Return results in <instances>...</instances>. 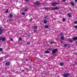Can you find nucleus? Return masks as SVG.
<instances>
[{"label": "nucleus", "mask_w": 77, "mask_h": 77, "mask_svg": "<svg viewBox=\"0 0 77 77\" xmlns=\"http://www.w3.org/2000/svg\"><path fill=\"white\" fill-rule=\"evenodd\" d=\"M2 40V41H6V38L5 37H0V41H1Z\"/></svg>", "instance_id": "nucleus-1"}, {"label": "nucleus", "mask_w": 77, "mask_h": 77, "mask_svg": "<svg viewBox=\"0 0 77 77\" xmlns=\"http://www.w3.org/2000/svg\"><path fill=\"white\" fill-rule=\"evenodd\" d=\"M34 5H35V6H38V5H40L41 3L37 1L34 3Z\"/></svg>", "instance_id": "nucleus-2"}, {"label": "nucleus", "mask_w": 77, "mask_h": 77, "mask_svg": "<svg viewBox=\"0 0 77 77\" xmlns=\"http://www.w3.org/2000/svg\"><path fill=\"white\" fill-rule=\"evenodd\" d=\"M69 75V74L68 73L64 74L63 75V76L64 77H68Z\"/></svg>", "instance_id": "nucleus-3"}, {"label": "nucleus", "mask_w": 77, "mask_h": 77, "mask_svg": "<svg viewBox=\"0 0 77 77\" xmlns=\"http://www.w3.org/2000/svg\"><path fill=\"white\" fill-rule=\"evenodd\" d=\"M57 49H53L52 51V53H56V52H57Z\"/></svg>", "instance_id": "nucleus-4"}, {"label": "nucleus", "mask_w": 77, "mask_h": 77, "mask_svg": "<svg viewBox=\"0 0 77 77\" xmlns=\"http://www.w3.org/2000/svg\"><path fill=\"white\" fill-rule=\"evenodd\" d=\"M59 9V7H56V8H52V10H58Z\"/></svg>", "instance_id": "nucleus-5"}, {"label": "nucleus", "mask_w": 77, "mask_h": 77, "mask_svg": "<svg viewBox=\"0 0 77 77\" xmlns=\"http://www.w3.org/2000/svg\"><path fill=\"white\" fill-rule=\"evenodd\" d=\"M56 5H57V4L56 2H55L53 3L52 4V5L53 6H56Z\"/></svg>", "instance_id": "nucleus-6"}, {"label": "nucleus", "mask_w": 77, "mask_h": 77, "mask_svg": "<svg viewBox=\"0 0 77 77\" xmlns=\"http://www.w3.org/2000/svg\"><path fill=\"white\" fill-rule=\"evenodd\" d=\"M5 65L7 66H9V65H10V62H6Z\"/></svg>", "instance_id": "nucleus-7"}, {"label": "nucleus", "mask_w": 77, "mask_h": 77, "mask_svg": "<svg viewBox=\"0 0 77 77\" xmlns=\"http://www.w3.org/2000/svg\"><path fill=\"white\" fill-rule=\"evenodd\" d=\"M2 32H3V29H2V28L0 26V35L2 34Z\"/></svg>", "instance_id": "nucleus-8"}, {"label": "nucleus", "mask_w": 77, "mask_h": 77, "mask_svg": "<svg viewBox=\"0 0 77 77\" xmlns=\"http://www.w3.org/2000/svg\"><path fill=\"white\" fill-rule=\"evenodd\" d=\"M67 15H68L69 17H70V18H71L72 17V16H71V14L70 13H68Z\"/></svg>", "instance_id": "nucleus-9"}, {"label": "nucleus", "mask_w": 77, "mask_h": 77, "mask_svg": "<svg viewBox=\"0 0 77 77\" xmlns=\"http://www.w3.org/2000/svg\"><path fill=\"white\" fill-rule=\"evenodd\" d=\"M9 16V17H10V18H12V17H13V15H12V14L11 13V14H10Z\"/></svg>", "instance_id": "nucleus-10"}, {"label": "nucleus", "mask_w": 77, "mask_h": 77, "mask_svg": "<svg viewBox=\"0 0 77 77\" xmlns=\"http://www.w3.org/2000/svg\"><path fill=\"white\" fill-rule=\"evenodd\" d=\"M73 40L75 41L77 40V37H75L73 38Z\"/></svg>", "instance_id": "nucleus-11"}, {"label": "nucleus", "mask_w": 77, "mask_h": 77, "mask_svg": "<svg viewBox=\"0 0 77 77\" xmlns=\"http://www.w3.org/2000/svg\"><path fill=\"white\" fill-rule=\"evenodd\" d=\"M64 36L63 35H62L61 37V39H62V40H64Z\"/></svg>", "instance_id": "nucleus-12"}, {"label": "nucleus", "mask_w": 77, "mask_h": 77, "mask_svg": "<svg viewBox=\"0 0 77 77\" xmlns=\"http://www.w3.org/2000/svg\"><path fill=\"white\" fill-rule=\"evenodd\" d=\"M49 27V26L48 25H46L45 26V29H48Z\"/></svg>", "instance_id": "nucleus-13"}, {"label": "nucleus", "mask_w": 77, "mask_h": 77, "mask_svg": "<svg viewBox=\"0 0 77 77\" xmlns=\"http://www.w3.org/2000/svg\"><path fill=\"white\" fill-rule=\"evenodd\" d=\"M68 41H69V42H72L73 40L71 39H68Z\"/></svg>", "instance_id": "nucleus-14"}, {"label": "nucleus", "mask_w": 77, "mask_h": 77, "mask_svg": "<svg viewBox=\"0 0 77 77\" xmlns=\"http://www.w3.org/2000/svg\"><path fill=\"white\" fill-rule=\"evenodd\" d=\"M55 43H56V42H50V44H55Z\"/></svg>", "instance_id": "nucleus-15"}, {"label": "nucleus", "mask_w": 77, "mask_h": 77, "mask_svg": "<svg viewBox=\"0 0 77 77\" xmlns=\"http://www.w3.org/2000/svg\"><path fill=\"white\" fill-rule=\"evenodd\" d=\"M43 23L45 24H46V23H47V20H45L43 22Z\"/></svg>", "instance_id": "nucleus-16"}, {"label": "nucleus", "mask_w": 77, "mask_h": 77, "mask_svg": "<svg viewBox=\"0 0 77 77\" xmlns=\"http://www.w3.org/2000/svg\"><path fill=\"white\" fill-rule=\"evenodd\" d=\"M63 63H60V66H63Z\"/></svg>", "instance_id": "nucleus-17"}, {"label": "nucleus", "mask_w": 77, "mask_h": 77, "mask_svg": "<svg viewBox=\"0 0 77 77\" xmlns=\"http://www.w3.org/2000/svg\"><path fill=\"white\" fill-rule=\"evenodd\" d=\"M71 4L72 5L73 7H74V2H72L71 3Z\"/></svg>", "instance_id": "nucleus-18"}, {"label": "nucleus", "mask_w": 77, "mask_h": 77, "mask_svg": "<svg viewBox=\"0 0 77 77\" xmlns=\"http://www.w3.org/2000/svg\"><path fill=\"white\" fill-rule=\"evenodd\" d=\"M45 53H46L47 54L49 53V51H46Z\"/></svg>", "instance_id": "nucleus-19"}, {"label": "nucleus", "mask_w": 77, "mask_h": 77, "mask_svg": "<svg viewBox=\"0 0 77 77\" xmlns=\"http://www.w3.org/2000/svg\"><path fill=\"white\" fill-rule=\"evenodd\" d=\"M34 28H35V29H37V28H38V27L36 26H34Z\"/></svg>", "instance_id": "nucleus-20"}, {"label": "nucleus", "mask_w": 77, "mask_h": 77, "mask_svg": "<svg viewBox=\"0 0 77 77\" xmlns=\"http://www.w3.org/2000/svg\"><path fill=\"white\" fill-rule=\"evenodd\" d=\"M67 46H68V45H67V44H65V45H64V47H67Z\"/></svg>", "instance_id": "nucleus-21"}, {"label": "nucleus", "mask_w": 77, "mask_h": 77, "mask_svg": "<svg viewBox=\"0 0 77 77\" xmlns=\"http://www.w3.org/2000/svg\"><path fill=\"white\" fill-rule=\"evenodd\" d=\"M66 20V19L65 18H63L62 20V21H65Z\"/></svg>", "instance_id": "nucleus-22"}, {"label": "nucleus", "mask_w": 77, "mask_h": 77, "mask_svg": "<svg viewBox=\"0 0 77 77\" xmlns=\"http://www.w3.org/2000/svg\"><path fill=\"white\" fill-rule=\"evenodd\" d=\"M27 11H28V9H25L24 10L25 12H27Z\"/></svg>", "instance_id": "nucleus-23"}, {"label": "nucleus", "mask_w": 77, "mask_h": 77, "mask_svg": "<svg viewBox=\"0 0 77 77\" xmlns=\"http://www.w3.org/2000/svg\"><path fill=\"white\" fill-rule=\"evenodd\" d=\"M45 9H46V10H49V8H45Z\"/></svg>", "instance_id": "nucleus-24"}, {"label": "nucleus", "mask_w": 77, "mask_h": 77, "mask_svg": "<svg viewBox=\"0 0 77 77\" xmlns=\"http://www.w3.org/2000/svg\"><path fill=\"white\" fill-rule=\"evenodd\" d=\"M5 12H6V13H8V9H7L6 11Z\"/></svg>", "instance_id": "nucleus-25"}, {"label": "nucleus", "mask_w": 77, "mask_h": 77, "mask_svg": "<svg viewBox=\"0 0 77 77\" xmlns=\"http://www.w3.org/2000/svg\"><path fill=\"white\" fill-rule=\"evenodd\" d=\"M36 30H37V29H35V30L34 31V33H35V32H36Z\"/></svg>", "instance_id": "nucleus-26"}, {"label": "nucleus", "mask_w": 77, "mask_h": 77, "mask_svg": "<svg viewBox=\"0 0 77 77\" xmlns=\"http://www.w3.org/2000/svg\"><path fill=\"white\" fill-rule=\"evenodd\" d=\"M22 40V38H20V39H19V41H21Z\"/></svg>", "instance_id": "nucleus-27"}, {"label": "nucleus", "mask_w": 77, "mask_h": 77, "mask_svg": "<svg viewBox=\"0 0 77 77\" xmlns=\"http://www.w3.org/2000/svg\"><path fill=\"white\" fill-rule=\"evenodd\" d=\"M74 24H77V21H75L74 23Z\"/></svg>", "instance_id": "nucleus-28"}, {"label": "nucleus", "mask_w": 77, "mask_h": 77, "mask_svg": "<svg viewBox=\"0 0 77 77\" xmlns=\"http://www.w3.org/2000/svg\"><path fill=\"white\" fill-rule=\"evenodd\" d=\"M13 19H10L9 20V21H13Z\"/></svg>", "instance_id": "nucleus-29"}, {"label": "nucleus", "mask_w": 77, "mask_h": 77, "mask_svg": "<svg viewBox=\"0 0 77 77\" xmlns=\"http://www.w3.org/2000/svg\"><path fill=\"white\" fill-rule=\"evenodd\" d=\"M2 50L3 49L1 48H0V51H2Z\"/></svg>", "instance_id": "nucleus-30"}, {"label": "nucleus", "mask_w": 77, "mask_h": 77, "mask_svg": "<svg viewBox=\"0 0 77 77\" xmlns=\"http://www.w3.org/2000/svg\"><path fill=\"white\" fill-rule=\"evenodd\" d=\"M75 28H76V29H77V26H75Z\"/></svg>", "instance_id": "nucleus-31"}, {"label": "nucleus", "mask_w": 77, "mask_h": 77, "mask_svg": "<svg viewBox=\"0 0 77 77\" xmlns=\"http://www.w3.org/2000/svg\"><path fill=\"white\" fill-rule=\"evenodd\" d=\"M27 45H29L30 44V42H28L27 43Z\"/></svg>", "instance_id": "nucleus-32"}, {"label": "nucleus", "mask_w": 77, "mask_h": 77, "mask_svg": "<svg viewBox=\"0 0 77 77\" xmlns=\"http://www.w3.org/2000/svg\"><path fill=\"white\" fill-rule=\"evenodd\" d=\"M69 10L71 12H72V10H71V8H69Z\"/></svg>", "instance_id": "nucleus-33"}, {"label": "nucleus", "mask_w": 77, "mask_h": 77, "mask_svg": "<svg viewBox=\"0 0 77 77\" xmlns=\"http://www.w3.org/2000/svg\"><path fill=\"white\" fill-rule=\"evenodd\" d=\"M26 14V13H22V15H25Z\"/></svg>", "instance_id": "nucleus-34"}, {"label": "nucleus", "mask_w": 77, "mask_h": 77, "mask_svg": "<svg viewBox=\"0 0 77 77\" xmlns=\"http://www.w3.org/2000/svg\"><path fill=\"white\" fill-rule=\"evenodd\" d=\"M32 20H33V19L32 18H31L30 19V21H32Z\"/></svg>", "instance_id": "nucleus-35"}, {"label": "nucleus", "mask_w": 77, "mask_h": 77, "mask_svg": "<svg viewBox=\"0 0 77 77\" xmlns=\"http://www.w3.org/2000/svg\"><path fill=\"white\" fill-rule=\"evenodd\" d=\"M11 41H13V39L12 38H11Z\"/></svg>", "instance_id": "nucleus-36"}, {"label": "nucleus", "mask_w": 77, "mask_h": 77, "mask_svg": "<svg viewBox=\"0 0 77 77\" xmlns=\"http://www.w3.org/2000/svg\"><path fill=\"white\" fill-rule=\"evenodd\" d=\"M65 1H66V0H63V2H65Z\"/></svg>", "instance_id": "nucleus-37"}, {"label": "nucleus", "mask_w": 77, "mask_h": 77, "mask_svg": "<svg viewBox=\"0 0 77 77\" xmlns=\"http://www.w3.org/2000/svg\"><path fill=\"white\" fill-rule=\"evenodd\" d=\"M26 2H29V0H25Z\"/></svg>", "instance_id": "nucleus-38"}, {"label": "nucleus", "mask_w": 77, "mask_h": 77, "mask_svg": "<svg viewBox=\"0 0 77 77\" xmlns=\"http://www.w3.org/2000/svg\"><path fill=\"white\" fill-rule=\"evenodd\" d=\"M47 17H48V16H45V18H47Z\"/></svg>", "instance_id": "nucleus-39"}, {"label": "nucleus", "mask_w": 77, "mask_h": 77, "mask_svg": "<svg viewBox=\"0 0 77 77\" xmlns=\"http://www.w3.org/2000/svg\"><path fill=\"white\" fill-rule=\"evenodd\" d=\"M28 37H29H29H30V35H28Z\"/></svg>", "instance_id": "nucleus-40"}, {"label": "nucleus", "mask_w": 77, "mask_h": 77, "mask_svg": "<svg viewBox=\"0 0 77 77\" xmlns=\"http://www.w3.org/2000/svg\"><path fill=\"white\" fill-rule=\"evenodd\" d=\"M26 61H28V59H26Z\"/></svg>", "instance_id": "nucleus-41"}, {"label": "nucleus", "mask_w": 77, "mask_h": 77, "mask_svg": "<svg viewBox=\"0 0 77 77\" xmlns=\"http://www.w3.org/2000/svg\"><path fill=\"white\" fill-rule=\"evenodd\" d=\"M63 42L62 41H61V43H62Z\"/></svg>", "instance_id": "nucleus-42"}, {"label": "nucleus", "mask_w": 77, "mask_h": 77, "mask_svg": "<svg viewBox=\"0 0 77 77\" xmlns=\"http://www.w3.org/2000/svg\"><path fill=\"white\" fill-rule=\"evenodd\" d=\"M60 35H63V33H61V34H60Z\"/></svg>", "instance_id": "nucleus-43"}, {"label": "nucleus", "mask_w": 77, "mask_h": 77, "mask_svg": "<svg viewBox=\"0 0 77 77\" xmlns=\"http://www.w3.org/2000/svg\"><path fill=\"white\" fill-rule=\"evenodd\" d=\"M75 54H77V53H75Z\"/></svg>", "instance_id": "nucleus-44"}, {"label": "nucleus", "mask_w": 77, "mask_h": 77, "mask_svg": "<svg viewBox=\"0 0 77 77\" xmlns=\"http://www.w3.org/2000/svg\"><path fill=\"white\" fill-rule=\"evenodd\" d=\"M75 2H77V0H75Z\"/></svg>", "instance_id": "nucleus-45"}, {"label": "nucleus", "mask_w": 77, "mask_h": 77, "mask_svg": "<svg viewBox=\"0 0 77 77\" xmlns=\"http://www.w3.org/2000/svg\"><path fill=\"white\" fill-rule=\"evenodd\" d=\"M22 71L24 72V70H22Z\"/></svg>", "instance_id": "nucleus-46"}]
</instances>
